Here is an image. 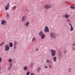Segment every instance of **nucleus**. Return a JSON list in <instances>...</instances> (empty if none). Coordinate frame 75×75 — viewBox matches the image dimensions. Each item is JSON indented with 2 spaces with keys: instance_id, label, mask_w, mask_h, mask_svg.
Wrapping results in <instances>:
<instances>
[{
  "instance_id": "obj_31",
  "label": "nucleus",
  "mask_w": 75,
  "mask_h": 75,
  "mask_svg": "<svg viewBox=\"0 0 75 75\" xmlns=\"http://www.w3.org/2000/svg\"><path fill=\"white\" fill-rule=\"evenodd\" d=\"M35 51H38V48H36L35 49Z\"/></svg>"
},
{
  "instance_id": "obj_5",
  "label": "nucleus",
  "mask_w": 75,
  "mask_h": 75,
  "mask_svg": "<svg viewBox=\"0 0 75 75\" xmlns=\"http://www.w3.org/2000/svg\"><path fill=\"white\" fill-rule=\"evenodd\" d=\"M50 35L51 38H54V37H56V35L53 33H51L50 34Z\"/></svg>"
},
{
  "instance_id": "obj_15",
  "label": "nucleus",
  "mask_w": 75,
  "mask_h": 75,
  "mask_svg": "<svg viewBox=\"0 0 75 75\" xmlns=\"http://www.w3.org/2000/svg\"><path fill=\"white\" fill-rule=\"evenodd\" d=\"M16 8L17 7H16V6H15L12 8V11H14V10H15V9H16Z\"/></svg>"
},
{
  "instance_id": "obj_3",
  "label": "nucleus",
  "mask_w": 75,
  "mask_h": 75,
  "mask_svg": "<svg viewBox=\"0 0 75 75\" xmlns=\"http://www.w3.org/2000/svg\"><path fill=\"white\" fill-rule=\"evenodd\" d=\"M45 7L46 9H49V8H50L51 7V5L47 4L45 5Z\"/></svg>"
},
{
  "instance_id": "obj_33",
  "label": "nucleus",
  "mask_w": 75,
  "mask_h": 75,
  "mask_svg": "<svg viewBox=\"0 0 75 75\" xmlns=\"http://www.w3.org/2000/svg\"><path fill=\"white\" fill-rule=\"evenodd\" d=\"M30 75H34V73H31L30 74Z\"/></svg>"
},
{
  "instance_id": "obj_19",
  "label": "nucleus",
  "mask_w": 75,
  "mask_h": 75,
  "mask_svg": "<svg viewBox=\"0 0 75 75\" xmlns=\"http://www.w3.org/2000/svg\"><path fill=\"white\" fill-rule=\"evenodd\" d=\"M59 57H62V53H61L59 52Z\"/></svg>"
},
{
  "instance_id": "obj_37",
  "label": "nucleus",
  "mask_w": 75,
  "mask_h": 75,
  "mask_svg": "<svg viewBox=\"0 0 75 75\" xmlns=\"http://www.w3.org/2000/svg\"><path fill=\"white\" fill-rule=\"evenodd\" d=\"M64 53H65H65H66V51H64Z\"/></svg>"
},
{
  "instance_id": "obj_11",
  "label": "nucleus",
  "mask_w": 75,
  "mask_h": 75,
  "mask_svg": "<svg viewBox=\"0 0 75 75\" xmlns=\"http://www.w3.org/2000/svg\"><path fill=\"white\" fill-rule=\"evenodd\" d=\"M47 63H51V61L50 59H47L46 61Z\"/></svg>"
},
{
  "instance_id": "obj_22",
  "label": "nucleus",
  "mask_w": 75,
  "mask_h": 75,
  "mask_svg": "<svg viewBox=\"0 0 75 75\" xmlns=\"http://www.w3.org/2000/svg\"><path fill=\"white\" fill-rule=\"evenodd\" d=\"M40 69H41V68L40 67H39L38 68L37 70L38 72H40Z\"/></svg>"
},
{
  "instance_id": "obj_14",
  "label": "nucleus",
  "mask_w": 75,
  "mask_h": 75,
  "mask_svg": "<svg viewBox=\"0 0 75 75\" xmlns=\"http://www.w3.org/2000/svg\"><path fill=\"white\" fill-rule=\"evenodd\" d=\"M9 45L10 47H11V48H12V47H13V43L11 42L10 43H9Z\"/></svg>"
},
{
  "instance_id": "obj_16",
  "label": "nucleus",
  "mask_w": 75,
  "mask_h": 75,
  "mask_svg": "<svg viewBox=\"0 0 75 75\" xmlns=\"http://www.w3.org/2000/svg\"><path fill=\"white\" fill-rule=\"evenodd\" d=\"M43 34V33L42 31H41L39 32V35L40 36V37Z\"/></svg>"
},
{
  "instance_id": "obj_13",
  "label": "nucleus",
  "mask_w": 75,
  "mask_h": 75,
  "mask_svg": "<svg viewBox=\"0 0 75 75\" xmlns=\"http://www.w3.org/2000/svg\"><path fill=\"white\" fill-rule=\"evenodd\" d=\"M41 39H44L45 38V35L43 34L41 36Z\"/></svg>"
},
{
  "instance_id": "obj_10",
  "label": "nucleus",
  "mask_w": 75,
  "mask_h": 75,
  "mask_svg": "<svg viewBox=\"0 0 75 75\" xmlns=\"http://www.w3.org/2000/svg\"><path fill=\"white\" fill-rule=\"evenodd\" d=\"M25 18H26V17H25V16H23L22 18V21H25Z\"/></svg>"
},
{
  "instance_id": "obj_34",
  "label": "nucleus",
  "mask_w": 75,
  "mask_h": 75,
  "mask_svg": "<svg viewBox=\"0 0 75 75\" xmlns=\"http://www.w3.org/2000/svg\"><path fill=\"white\" fill-rule=\"evenodd\" d=\"M6 16L7 17H9V14H8V13L7 14Z\"/></svg>"
},
{
  "instance_id": "obj_38",
  "label": "nucleus",
  "mask_w": 75,
  "mask_h": 75,
  "mask_svg": "<svg viewBox=\"0 0 75 75\" xmlns=\"http://www.w3.org/2000/svg\"><path fill=\"white\" fill-rule=\"evenodd\" d=\"M64 1L65 0H63Z\"/></svg>"
},
{
  "instance_id": "obj_8",
  "label": "nucleus",
  "mask_w": 75,
  "mask_h": 75,
  "mask_svg": "<svg viewBox=\"0 0 75 75\" xmlns=\"http://www.w3.org/2000/svg\"><path fill=\"white\" fill-rule=\"evenodd\" d=\"M69 25L70 26V31H71L72 32V31H74V27H73V26H72V24H71V23L69 24Z\"/></svg>"
},
{
  "instance_id": "obj_7",
  "label": "nucleus",
  "mask_w": 75,
  "mask_h": 75,
  "mask_svg": "<svg viewBox=\"0 0 75 75\" xmlns=\"http://www.w3.org/2000/svg\"><path fill=\"white\" fill-rule=\"evenodd\" d=\"M44 31L45 33H46V32H49V28H48L47 26H45V28Z\"/></svg>"
},
{
  "instance_id": "obj_26",
  "label": "nucleus",
  "mask_w": 75,
  "mask_h": 75,
  "mask_svg": "<svg viewBox=\"0 0 75 75\" xmlns=\"http://www.w3.org/2000/svg\"><path fill=\"white\" fill-rule=\"evenodd\" d=\"M30 74V71H28L26 73V75H29Z\"/></svg>"
},
{
  "instance_id": "obj_6",
  "label": "nucleus",
  "mask_w": 75,
  "mask_h": 75,
  "mask_svg": "<svg viewBox=\"0 0 75 75\" xmlns=\"http://www.w3.org/2000/svg\"><path fill=\"white\" fill-rule=\"evenodd\" d=\"M9 6H10V4L8 3L7 5L5 7V9L6 11L9 9Z\"/></svg>"
},
{
  "instance_id": "obj_28",
  "label": "nucleus",
  "mask_w": 75,
  "mask_h": 75,
  "mask_svg": "<svg viewBox=\"0 0 75 75\" xmlns=\"http://www.w3.org/2000/svg\"><path fill=\"white\" fill-rule=\"evenodd\" d=\"M4 44V42H2L0 44V46H2V45H3Z\"/></svg>"
},
{
  "instance_id": "obj_18",
  "label": "nucleus",
  "mask_w": 75,
  "mask_h": 75,
  "mask_svg": "<svg viewBox=\"0 0 75 75\" xmlns=\"http://www.w3.org/2000/svg\"><path fill=\"white\" fill-rule=\"evenodd\" d=\"M68 71L69 73H70L71 72V68H68Z\"/></svg>"
},
{
  "instance_id": "obj_27",
  "label": "nucleus",
  "mask_w": 75,
  "mask_h": 75,
  "mask_svg": "<svg viewBox=\"0 0 75 75\" xmlns=\"http://www.w3.org/2000/svg\"><path fill=\"white\" fill-rule=\"evenodd\" d=\"M17 42L15 41V42L14 44V48H15V47H16V45L17 44Z\"/></svg>"
},
{
  "instance_id": "obj_21",
  "label": "nucleus",
  "mask_w": 75,
  "mask_h": 75,
  "mask_svg": "<svg viewBox=\"0 0 75 75\" xmlns=\"http://www.w3.org/2000/svg\"><path fill=\"white\" fill-rule=\"evenodd\" d=\"M30 24V22H27L26 23V25L27 27H28V25Z\"/></svg>"
},
{
  "instance_id": "obj_1",
  "label": "nucleus",
  "mask_w": 75,
  "mask_h": 75,
  "mask_svg": "<svg viewBox=\"0 0 75 75\" xmlns=\"http://www.w3.org/2000/svg\"><path fill=\"white\" fill-rule=\"evenodd\" d=\"M50 52L52 53L51 55L52 57H54L56 54V50L51 49L50 50Z\"/></svg>"
},
{
  "instance_id": "obj_24",
  "label": "nucleus",
  "mask_w": 75,
  "mask_h": 75,
  "mask_svg": "<svg viewBox=\"0 0 75 75\" xmlns=\"http://www.w3.org/2000/svg\"><path fill=\"white\" fill-rule=\"evenodd\" d=\"M44 68L45 69H47V68H48V67L46 65H45Z\"/></svg>"
},
{
  "instance_id": "obj_9",
  "label": "nucleus",
  "mask_w": 75,
  "mask_h": 75,
  "mask_svg": "<svg viewBox=\"0 0 75 75\" xmlns=\"http://www.w3.org/2000/svg\"><path fill=\"white\" fill-rule=\"evenodd\" d=\"M9 68L8 69V70H10L11 68V67H12V66H13V63H9Z\"/></svg>"
},
{
  "instance_id": "obj_20",
  "label": "nucleus",
  "mask_w": 75,
  "mask_h": 75,
  "mask_svg": "<svg viewBox=\"0 0 75 75\" xmlns=\"http://www.w3.org/2000/svg\"><path fill=\"white\" fill-rule=\"evenodd\" d=\"M56 59H57V57H53V60L54 62H55V61H56Z\"/></svg>"
},
{
  "instance_id": "obj_23",
  "label": "nucleus",
  "mask_w": 75,
  "mask_h": 75,
  "mask_svg": "<svg viewBox=\"0 0 75 75\" xmlns=\"http://www.w3.org/2000/svg\"><path fill=\"white\" fill-rule=\"evenodd\" d=\"M70 8H71V9H75V7L72 6H70Z\"/></svg>"
},
{
  "instance_id": "obj_35",
  "label": "nucleus",
  "mask_w": 75,
  "mask_h": 75,
  "mask_svg": "<svg viewBox=\"0 0 75 75\" xmlns=\"http://www.w3.org/2000/svg\"><path fill=\"white\" fill-rule=\"evenodd\" d=\"M73 46H75V42L72 45Z\"/></svg>"
},
{
  "instance_id": "obj_36",
  "label": "nucleus",
  "mask_w": 75,
  "mask_h": 75,
  "mask_svg": "<svg viewBox=\"0 0 75 75\" xmlns=\"http://www.w3.org/2000/svg\"><path fill=\"white\" fill-rule=\"evenodd\" d=\"M49 67L50 68H52V67H51V65H49Z\"/></svg>"
},
{
  "instance_id": "obj_30",
  "label": "nucleus",
  "mask_w": 75,
  "mask_h": 75,
  "mask_svg": "<svg viewBox=\"0 0 75 75\" xmlns=\"http://www.w3.org/2000/svg\"><path fill=\"white\" fill-rule=\"evenodd\" d=\"M67 21L68 22V23H69V22H71V21H70V20H69V19H67Z\"/></svg>"
},
{
  "instance_id": "obj_25",
  "label": "nucleus",
  "mask_w": 75,
  "mask_h": 75,
  "mask_svg": "<svg viewBox=\"0 0 75 75\" xmlns=\"http://www.w3.org/2000/svg\"><path fill=\"white\" fill-rule=\"evenodd\" d=\"M8 61L9 62H12V59H9Z\"/></svg>"
},
{
  "instance_id": "obj_12",
  "label": "nucleus",
  "mask_w": 75,
  "mask_h": 75,
  "mask_svg": "<svg viewBox=\"0 0 75 75\" xmlns=\"http://www.w3.org/2000/svg\"><path fill=\"white\" fill-rule=\"evenodd\" d=\"M5 23H6V21L5 20H3L2 21L1 23V25H4L5 24Z\"/></svg>"
},
{
  "instance_id": "obj_17",
  "label": "nucleus",
  "mask_w": 75,
  "mask_h": 75,
  "mask_svg": "<svg viewBox=\"0 0 75 75\" xmlns=\"http://www.w3.org/2000/svg\"><path fill=\"white\" fill-rule=\"evenodd\" d=\"M28 68V67H27V66H25L24 67H23V69L24 70V71H27V68Z\"/></svg>"
},
{
  "instance_id": "obj_4",
  "label": "nucleus",
  "mask_w": 75,
  "mask_h": 75,
  "mask_svg": "<svg viewBox=\"0 0 75 75\" xmlns=\"http://www.w3.org/2000/svg\"><path fill=\"white\" fill-rule=\"evenodd\" d=\"M70 16H70V15H69L67 13L65 14L63 16V17H65V18L66 19L69 18V17H70Z\"/></svg>"
},
{
  "instance_id": "obj_2",
  "label": "nucleus",
  "mask_w": 75,
  "mask_h": 75,
  "mask_svg": "<svg viewBox=\"0 0 75 75\" xmlns=\"http://www.w3.org/2000/svg\"><path fill=\"white\" fill-rule=\"evenodd\" d=\"M9 50H10V46H8V45L6 44L5 46L4 49L5 51H9Z\"/></svg>"
},
{
  "instance_id": "obj_32",
  "label": "nucleus",
  "mask_w": 75,
  "mask_h": 75,
  "mask_svg": "<svg viewBox=\"0 0 75 75\" xmlns=\"http://www.w3.org/2000/svg\"><path fill=\"white\" fill-rule=\"evenodd\" d=\"M34 40H35V38L33 37V38L32 40V41H34Z\"/></svg>"
},
{
  "instance_id": "obj_29",
  "label": "nucleus",
  "mask_w": 75,
  "mask_h": 75,
  "mask_svg": "<svg viewBox=\"0 0 75 75\" xmlns=\"http://www.w3.org/2000/svg\"><path fill=\"white\" fill-rule=\"evenodd\" d=\"M0 62H2V58L0 57Z\"/></svg>"
}]
</instances>
